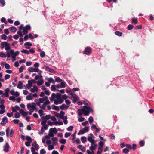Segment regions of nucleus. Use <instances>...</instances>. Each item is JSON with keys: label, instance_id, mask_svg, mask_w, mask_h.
I'll use <instances>...</instances> for the list:
<instances>
[{"label": "nucleus", "instance_id": "55", "mask_svg": "<svg viewBox=\"0 0 154 154\" xmlns=\"http://www.w3.org/2000/svg\"><path fill=\"white\" fill-rule=\"evenodd\" d=\"M85 133V131H84L83 130H80L79 132L78 133V134L80 135V134H83L84 133Z\"/></svg>", "mask_w": 154, "mask_h": 154}, {"label": "nucleus", "instance_id": "24", "mask_svg": "<svg viewBox=\"0 0 154 154\" xmlns=\"http://www.w3.org/2000/svg\"><path fill=\"white\" fill-rule=\"evenodd\" d=\"M9 30L11 32H15L17 31V28L14 26H12L10 27Z\"/></svg>", "mask_w": 154, "mask_h": 154}, {"label": "nucleus", "instance_id": "35", "mask_svg": "<svg viewBox=\"0 0 154 154\" xmlns=\"http://www.w3.org/2000/svg\"><path fill=\"white\" fill-rule=\"evenodd\" d=\"M81 140L82 143H85L86 141V138L85 136H82L81 137Z\"/></svg>", "mask_w": 154, "mask_h": 154}, {"label": "nucleus", "instance_id": "58", "mask_svg": "<svg viewBox=\"0 0 154 154\" xmlns=\"http://www.w3.org/2000/svg\"><path fill=\"white\" fill-rule=\"evenodd\" d=\"M142 25H139L135 27V29H140L142 28Z\"/></svg>", "mask_w": 154, "mask_h": 154}, {"label": "nucleus", "instance_id": "64", "mask_svg": "<svg viewBox=\"0 0 154 154\" xmlns=\"http://www.w3.org/2000/svg\"><path fill=\"white\" fill-rule=\"evenodd\" d=\"M19 121V120L18 119H14L13 120V122L15 124H18Z\"/></svg>", "mask_w": 154, "mask_h": 154}, {"label": "nucleus", "instance_id": "19", "mask_svg": "<svg viewBox=\"0 0 154 154\" xmlns=\"http://www.w3.org/2000/svg\"><path fill=\"white\" fill-rule=\"evenodd\" d=\"M20 113L23 116H26L28 115V112H25L23 109H21L20 110Z\"/></svg>", "mask_w": 154, "mask_h": 154}, {"label": "nucleus", "instance_id": "60", "mask_svg": "<svg viewBox=\"0 0 154 154\" xmlns=\"http://www.w3.org/2000/svg\"><path fill=\"white\" fill-rule=\"evenodd\" d=\"M48 135L51 137H53L54 136V134L51 131H50V132L48 134Z\"/></svg>", "mask_w": 154, "mask_h": 154}, {"label": "nucleus", "instance_id": "17", "mask_svg": "<svg viewBox=\"0 0 154 154\" xmlns=\"http://www.w3.org/2000/svg\"><path fill=\"white\" fill-rule=\"evenodd\" d=\"M88 141L91 143H96V141L94 140L91 137L90 135L88 137Z\"/></svg>", "mask_w": 154, "mask_h": 154}, {"label": "nucleus", "instance_id": "45", "mask_svg": "<svg viewBox=\"0 0 154 154\" xmlns=\"http://www.w3.org/2000/svg\"><path fill=\"white\" fill-rule=\"evenodd\" d=\"M64 114L65 112L63 111H61L60 112V114H59V117L60 118L62 116H64Z\"/></svg>", "mask_w": 154, "mask_h": 154}, {"label": "nucleus", "instance_id": "1", "mask_svg": "<svg viewBox=\"0 0 154 154\" xmlns=\"http://www.w3.org/2000/svg\"><path fill=\"white\" fill-rule=\"evenodd\" d=\"M49 99L51 102H54V104L55 105L60 104L63 103V100L61 98V94L59 93L56 94L53 93L50 97Z\"/></svg>", "mask_w": 154, "mask_h": 154}, {"label": "nucleus", "instance_id": "44", "mask_svg": "<svg viewBox=\"0 0 154 154\" xmlns=\"http://www.w3.org/2000/svg\"><path fill=\"white\" fill-rule=\"evenodd\" d=\"M133 28V26L132 25L129 24L127 27V29L128 30H131Z\"/></svg>", "mask_w": 154, "mask_h": 154}, {"label": "nucleus", "instance_id": "43", "mask_svg": "<svg viewBox=\"0 0 154 154\" xmlns=\"http://www.w3.org/2000/svg\"><path fill=\"white\" fill-rule=\"evenodd\" d=\"M40 56L42 58L44 57L45 55V53L44 51H42L41 52L40 54Z\"/></svg>", "mask_w": 154, "mask_h": 154}, {"label": "nucleus", "instance_id": "11", "mask_svg": "<svg viewBox=\"0 0 154 154\" xmlns=\"http://www.w3.org/2000/svg\"><path fill=\"white\" fill-rule=\"evenodd\" d=\"M38 88L35 85L33 86V88L31 89L30 91L32 93H34L37 92L38 91Z\"/></svg>", "mask_w": 154, "mask_h": 154}, {"label": "nucleus", "instance_id": "37", "mask_svg": "<svg viewBox=\"0 0 154 154\" xmlns=\"http://www.w3.org/2000/svg\"><path fill=\"white\" fill-rule=\"evenodd\" d=\"M77 97L76 96H73L72 97V100H73V102L74 103H75L77 102Z\"/></svg>", "mask_w": 154, "mask_h": 154}, {"label": "nucleus", "instance_id": "4", "mask_svg": "<svg viewBox=\"0 0 154 154\" xmlns=\"http://www.w3.org/2000/svg\"><path fill=\"white\" fill-rule=\"evenodd\" d=\"M83 103L85 105V106H83V108L84 109H86L91 112H93V110L90 106H89V104L85 101H84Z\"/></svg>", "mask_w": 154, "mask_h": 154}, {"label": "nucleus", "instance_id": "12", "mask_svg": "<svg viewBox=\"0 0 154 154\" xmlns=\"http://www.w3.org/2000/svg\"><path fill=\"white\" fill-rule=\"evenodd\" d=\"M104 144V143L103 142L100 141L98 143V145H99V146L98 147V149L100 150H103L102 148Z\"/></svg>", "mask_w": 154, "mask_h": 154}, {"label": "nucleus", "instance_id": "39", "mask_svg": "<svg viewBox=\"0 0 154 154\" xmlns=\"http://www.w3.org/2000/svg\"><path fill=\"white\" fill-rule=\"evenodd\" d=\"M23 28L27 30H30L31 28V26L29 25H27Z\"/></svg>", "mask_w": 154, "mask_h": 154}, {"label": "nucleus", "instance_id": "42", "mask_svg": "<svg viewBox=\"0 0 154 154\" xmlns=\"http://www.w3.org/2000/svg\"><path fill=\"white\" fill-rule=\"evenodd\" d=\"M35 145L34 146V147L36 150H38L39 149V146L37 144H36V141L35 142Z\"/></svg>", "mask_w": 154, "mask_h": 154}, {"label": "nucleus", "instance_id": "38", "mask_svg": "<svg viewBox=\"0 0 154 154\" xmlns=\"http://www.w3.org/2000/svg\"><path fill=\"white\" fill-rule=\"evenodd\" d=\"M1 38L2 39L4 40H6L7 39V36L4 34H2L1 35Z\"/></svg>", "mask_w": 154, "mask_h": 154}, {"label": "nucleus", "instance_id": "6", "mask_svg": "<svg viewBox=\"0 0 154 154\" xmlns=\"http://www.w3.org/2000/svg\"><path fill=\"white\" fill-rule=\"evenodd\" d=\"M3 151L6 152H8L9 151L10 146L8 143H6L5 145L3 146Z\"/></svg>", "mask_w": 154, "mask_h": 154}, {"label": "nucleus", "instance_id": "56", "mask_svg": "<svg viewBox=\"0 0 154 154\" xmlns=\"http://www.w3.org/2000/svg\"><path fill=\"white\" fill-rule=\"evenodd\" d=\"M14 116L15 118H18L20 117V115L19 113L17 112L15 113Z\"/></svg>", "mask_w": 154, "mask_h": 154}, {"label": "nucleus", "instance_id": "5", "mask_svg": "<svg viewBox=\"0 0 154 154\" xmlns=\"http://www.w3.org/2000/svg\"><path fill=\"white\" fill-rule=\"evenodd\" d=\"M9 128H8L6 129V135L8 137L9 136L11 137H12L14 133V131L12 129H11L9 131L10 134H9Z\"/></svg>", "mask_w": 154, "mask_h": 154}, {"label": "nucleus", "instance_id": "10", "mask_svg": "<svg viewBox=\"0 0 154 154\" xmlns=\"http://www.w3.org/2000/svg\"><path fill=\"white\" fill-rule=\"evenodd\" d=\"M96 143H91V145L90 147V149L91 151L94 150L96 149L97 145L96 144Z\"/></svg>", "mask_w": 154, "mask_h": 154}, {"label": "nucleus", "instance_id": "51", "mask_svg": "<svg viewBox=\"0 0 154 154\" xmlns=\"http://www.w3.org/2000/svg\"><path fill=\"white\" fill-rule=\"evenodd\" d=\"M123 152L124 153H127L129 152V150L127 148H124L123 150Z\"/></svg>", "mask_w": 154, "mask_h": 154}, {"label": "nucleus", "instance_id": "30", "mask_svg": "<svg viewBox=\"0 0 154 154\" xmlns=\"http://www.w3.org/2000/svg\"><path fill=\"white\" fill-rule=\"evenodd\" d=\"M132 21L134 24H136L137 23V18H133L132 19Z\"/></svg>", "mask_w": 154, "mask_h": 154}, {"label": "nucleus", "instance_id": "54", "mask_svg": "<svg viewBox=\"0 0 154 154\" xmlns=\"http://www.w3.org/2000/svg\"><path fill=\"white\" fill-rule=\"evenodd\" d=\"M46 106L44 104H43L42 105H41V106H39V107L40 108H41V109H43V110H45V107H46Z\"/></svg>", "mask_w": 154, "mask_h": 154}, {"label": "nucleus", "instance_id": "33", "mask_svg": "<svg viewBox=\"0 0 154 154\" xmlns=\"http://www.w3.org/2000/svg\"><path fill=\"white\" fill-rule=\"evenodd\" d=\"M115 33L116 35L119 36H121L122 35V32L119 31H116Z\"/></svg>", "mask_w": 154, "mask_h": 154}, {"label": "nucleus", "instance_id": "27", "mask_svg": "<svg viewBox=\"0 0 154 154\" xmlns=\"http://www.w3.org/2000/svg\"><path fill=\"white\" fill-rule=\"evenodd\" d=\"M44 83V81L43 79H39L37 82V85L38 86H40L42 85Z\"/></svg>", "mask_w": 154, "mask_h": 154}, {"label": "nucleus", "instance_id": "25", "mask_svg": "<svg viewBox=\"0 0 154 154\" xmlns=\"http://www.w3.org/2000/svg\"><path fill=\"white\" fill-rule=\"evenodd\" d=\"M50 131H51L54 134H56L57 133V130L56 128H51L49 130Z\"/></svg>", "mask_w": 154, "mask_h": 154}, {"label": "nucleus", "instance_id": "59", "mask_svg": "<svg viewBox=\"0 0 154 154\" xmlns=\"http://www.w3.org/2000/svg\"><path fill=\"white\" fill-rule=\"evenodd\" d=\"M5 33L7 35L9 33L8 30L7 29H5L4 30Z\"/></svg>", "mask_w": 154, "mask_h": 154}, {"label": "nucleus", "instance_id": "20", "mask_svg": "<svg viewBox=\"0 0 154 154\" xmlns=\"http://www.w3.org/2000/svg\"><path fill=\"white\" fill-rule=\"evenodd\" d=\"M46 99H47V96H45L43 98H39L40 105L41 104V103H42L43 104Z\"/></svg>", "mask_w": 154, "mask_h": 154}, {"label": "nucleus", "instance_id": "34", "mask_svg": "<svg viewBox=\"0 0 154 154\" xmlns=\"http://www.w3.org/2000/svg\"><path fill=\"white\" fill-rule=\"evenodd\" d=\"M51 118V115L49 114L46 115L44 118V120H45L46 121L47 120Z\"/></svg>", "mask_w": 154, "mask_h": 154}, {"label": "nucleus", "instance_id": "8", "mask_svg": "<svg viewBox=\"0 0 154 154\" xmlns=\"http://www.w3.org/2000/svg\"><path fill=\"white\" fill-rule=\"evenodd\" d=\"M39 71V69L38 68H34L33 67H30L28 69V71L30 72H37Z\"/></svg>", "mask_w": 154, "mask_h": 154}, {"label": "nucleus", "instance_id": "46", "mask_svg": "<svg viewBox=\"0 0 154 154\" xmlns=\"http://www.w3.org/2000/svg\"><path fill=\"white\" fill-rule=\"evenodd\" d=\"M73 128V127L72 126H70L69 127L67 128V131H72Z\"/></svg>", "mask_w": 154, "mask_h": 154}, {"label": "nucleus", "instance_id": "62", "mask_svg": "<svg viewBox=\"0 0 154 154\" xmlns=\"http://www.w3.org/2000/svg\"><path fill=\"white\" fill-rule=\"evenodd\" d=\"M40 154H45L46 151L44 149H42L40 151Z\"/></svg>", "mask_w": 154, "mask_h": 154}, {"label": "nucleus", "instance_id": "23", "mask_svg": "<svg viewBox=\"0 0 154 154\" xmlns=\"http://www.w3.org/2000/svg\"><path fill=\"white\" fill-rule=\"evenodd\" d=\"M22 84V82L21 81H19L17 85V88L19 89H22L23 88Z\"/></svg>", "mask_w": 154, "mask_h": 154}, {"label": "nucleus", "instance_id": "36", "mask_svg": "<svg viewBox=\"0 0 154 154\" xmlns=\"http://www.w3.org/2000/svg\"><path fill=\"white\" fill-rule=\"evenodd\" d=\"M68 97V96L66 94L63 95L62 96H61V98L63 100V102H64V100H66Z\"/></svg>", "mask_w": 154, "mask_h": 154}, {"label": "nucleus", "instance_id": "7", "mask_svg": "<svg viewBox=\"0 0 154 154\" xmlns=\"http://www.w3.org/2000/svg\"><path fill=\"white\" fill-rule=\"evenodd\" d=\"M66 84L65 82H61L60 84H58L56 85V88L59 89L65 88L66 86Z\"/></svg>", "mask_w": 154, "mask_h": 154}, {"label": "nucleus", "instance_id": "41", "mask_svg": "<svg viewBox=\"0 0 154 154\" xmlns=\"http://www.w3.org/2000/svg\"><path fill=\"white\" fill-rule=\"evenodd\" d=\"M88 121L90 124L92 123L93 122V118L91 116H90L88 118Z\"/></svg>", "mask_w": 154, "mask_h": 154}, {"label": "nucleus", "instance_id": "61", "mask_svg": "<svg viewBox=\"0 0 154 154\" xmlns=\"http://www.w3.org/2000/svg\"><path fill=\"white\" fill-rule=\"evenodd\" d=\"M39 66V64L38 63L36 62L35 63L34 65V66L35 68H38Z\"/></svg>", "mask_w": 154, "mask_h": 154}, {"label": "nucleus", "instance_id": "31", "mask_svg": "<svg viewBox=\"0 0 154 154\" xmlns=\"http://www.w3.org/2000/svg\"><path fill=\"white\" fill-rule=\"evenodd\" d=\"M50 103V102L48 100V97L47 96V99H46V100L45 99L44 102L43 103L46 106L47 105L49 104Z\"/></svg>", "mask_w": 154, "mask_h": 154}, {"label": "nucleus", "instance_id": "40", "mask_svg": "<svg viewBox=\"0 0 154 154\" xmlns=\"http://www.w3.org/2000/svg\"><path fill=\"white\" fill-rule=\"evenodd\" d=\"M0 57H2L5 58L6 57V55L2 52H0Z\"/></svg>", "mask_w": 154, "mask_h": 154}, {"label": "nucleus", "instance_id": "2", "mask_svg": "<svg viewBox=\"0 0 154 154\" xmlns=\"http://www.w3.org/2000/svg\"><path fill=\"white\" fill-rule=\"evenodd\" d=\"M77 112L78 116L80 117L82 116V114L83 113L85 116H88L89 115L90 112H91L86 109H84L83 108L81 109H78L77 110Z\"/></svg>", "mask_w": 154, "mask_h": 154}, {"label": "nucleus", "instance_id": "49", "mask_svg": "<svg viewBox=\"0 0 154 154\" xmlns=\"http://www.w3.org/2000/svg\"><path fill=\"white\" fill-rule=\"evenodd\" d=\"M23 35H26L28 32V30L26 29L23 28Z\"/></svg>", "mask_w": 154, "mask_h": 154}, {"label": "nucleus", "instance_id": "22", "mask_svg": "<svg viewBox=\"0 0 154 154\" xmlns=\"http://www.w3.org/2000/svg\"><path fill=\"white\" fill-rule=\"evenodd\" d=\"M32 45V44L29 42H26L24 44V45L25 46L26 48L27 49L29 48L27 46L30 47Z\"/></svg>", "mask_w": 154, "mask_h": 154}, {"label": "nucleus", "instance_id": "15", "mask_svg": "<svg viewBox=\"0 0 154 154\" xmlns=\"http://www.w3.org/2000/svg\"><path fill=\"white\" fill-rule=\"evenodd\" d=\"M91 48L90 47H87L85 48L84 51L85 54L88 55L91 51Z\"/></svg>", "mask_w": 154, "mask_h": 154}, {"label": "nucleus", "instance_id": "13", "mask_svg": "<svg viewBox=\"0 0 154 154\" xmlns=\"http://www.w3.org/2000/svg\"><path fill=\"white\" fill-rule=\"evenodd\" d=\"M69 106V105H66L64 104H63L60 106V109L63 110V109H67Z\"/></svg>", "mask_w": 154, "mask_h": 154}, {"label": "nucleus", "instance_id": "52", "mask_svg": "<svg viewBox=\"0 0 154 154\" xmlns=\"http://www.w3.org/2000/svg\"><path fill=\"white\" fill-rule=\"evenodd\" d=\"M139 143L141 146H144L145 142L143 141H140L139 142Z\"/></svg>", "mask_w": 154, "mask_h": 154}, {"label": "nucleus", "instance_id": "47", "mask_svg": "<svg viewBox=\"0 0 154 154\" xmlns=\"http://www.w3.org/2000/svg\"><path fill=\"white\" fill-rule=\"evenodd\" d=\"M1 21L2 23H4L5 24L7 23V22L6 21V19L5 17H2L1 19Z\"/></svg>", "mask_w": 154, "mask_h": 154}, {"label": "nucleus", "instance_id": "50", "mask_svg": "<svg viewBox=\"0 0 154 154\" xmlns=\"http://www.w3.org/2000/svg\"><path fill=\"white\" fill-rule=\"evenodd\" d=\"M26 139L28 142H32V140L30 137L29 136H27L26 137Z\"/></svg>", "mask_w": 154, "mask_h": 154}, {"label": "nucleus", "instance_id": "48", "mask_svg": "<svg viewBox=\"0 0 154 154\" xmlns=\"http://www.w3.org/2000/svg\"><path fill=\"white\" fill-rule=\"evenodd\" d=\"M35 102L36 103V105H37L38 106H40V103L39 100V99L38 100L37 99H36L35 100Z\"/></svg>", "mask_w": 154, "mask_h": 154}, {"label": "nucleus", "instance_id": "3", "mask_svg": "<svg viewBox=\"0 0 154 154\" xmlns=\"http://www.w3.org/2000/svg\"><path fill=\"white\" fill-rule=\"evenodd\" d=\"M1 48L2 49H3L4 47L5 50L7 51L11 49L10 44L7 42H2L1 43Z\"/></svg>", "mask_w": 154, "mask_h": 154}, {"label": "nucleus", "instance_id": "18", "mask_svg": "<svg viewBox=\"0 0 154 154\" xmlns=\"http://www.w3.org/2000/svg\"><path fill=\"white\" fill-rule=\"evenodd\" d=\"M44 68L45 70L47 71H48L50 72H52L53 71V69H52L51 68L47 66H45Z\"/></svg>", "mask_w": 154, "mask_h": 154}, {"label": "nucleus", "instance_id": "53", "mask_svg": "<svg viewBox=\"0 0 154 154\" xmlns=\"http://www.w3.org/2000/svg\"><path fill=\"white\" fill-rule=\"evenodd\" d=\"M17 34L20 37H22L23 36V34H22V32L21 31H20V30H19L17 31Z\"/></svg>", "mask_w": 154, "mask_h": 154}, {"label": "nucleus", "instance_id": "26", "mask_svg": "<svg viewBox=\"0 0 154 154\" xmlns=\"http://www.w3.org/2000/svg\"><path fill=\"white\" fill-rule=\"evenodd\" d=\"M56 86L55 85H53L51 86V90L55 92L56 91H57V90L56 89Z\"/></svg>", "mask_w": 154, "mask_h": 154}, {"label": "nucleus", "instance_id": "29", "mask_svg": "<svg viewBox=\"0 0 154 154\" xmlns=\"http://www.w3.org/2000/svg\"><path fill=\"white\" fill-rule=\"evenodd\" d=\"M30 95H31V94L29 93V95L26 96V99L27 100H32V99L33 97H32V96Z\"/></svg>", "mask_w": 154, "mask_h": 154}, {"label": "nucleus", "instance_id": "14", "mask_svg": "<svg viewBox=\"0 0 154 154\" xmlns=\"http://www.w3.org/2000/svg\"><path fill=\"white\" fill-rule=\"evenodd\" d=\"M51 140L53 141V144L54 145H56L57 144V141L58 139L56 137H53L51 138Z\"/></svg>", "mask_w": 154, "mask_h": 154}, {"label": "nucleus", "instance_id": "9", "mask_svg": "<svg viewBox=\"0 0 154 154\" xmlns=\"http://www.w3.org/2000/svg\"><path fill=\"white\" fill-rule=\"evenodd\" d=\"M8 122L7 118L6 116H4L2 119L1 122V124L3 126Z\"/></svg>", "mask_w": 154, "mask_h": 154}, {"label": "nucleus", "instance_id": "21", "mask_svg": "<svg viewBox=\"0 0 154 154\" xmlns=\"http://www.w3.org/2000/svg\"><path fill=\"white\" fill-rule=\"evenodd\" d=\"M51 107L53 110L57 111H58L59 110V107L58 106H57L54 104H53L51 105Z\"/></svg>", "mask_w": 154, "mask_h": 154}, {"label": "nucleus", "instance_id": "32", "mask_svg": "<svg viewBox=\"0 0 154 154\" xmlns=\"http://www.w3.org/2000/svg\"><path fill=\"white\" fill-rule=\"evenodd\" d=\"M66 140L65 139H62L59 140V142L61 144H65L66 143Z\"/></svg>", "mask_w": 154, "mask_h": 154}, {"label": "nucleus", "instance_id": "57", "mask_svg": "<svg viewBox=\"0 0 154 154\" xmlns=\"http://www.w3.org/2000/svg\"><path fill=\"white\" fill-rule=\"evenodd\" d=\"M85 120V118L83 117L79 118L78 119V121L79 122H82L83 121Z\"/></svg>", "mask_w": 154, "mask_h": 154}, {"label": "nucleus", "instance_id": "16", "mask_svg": "<svg viewBox=\"0 0 154 154\" xmlns=\"http://www.w3.org/2000/svg\"><path fill=\"white\" fill-rule=\"evenodd\" d=\"M32 86V83L31 82V81L29 80L28 81V84H26V87L28 89H30L31 88Z\"/></svg>", "mask_w": 154, "mask_h": 154}, {"label": "nucleus", "instance_id": "28", "mask_svg": "<svg viewBox=\"0 0 154 154\" xmlns=\"http://www.w3.org/2000/svg\"><path fill=\"white\" fill-rule=\"evenodd\" d=\"M54 145H48V149L49 150H52L54 148Z\"/></svg>", "mask_w": 154, "mask_h": 154}, {"label": "nucleus", "instance_id": "63", "mask_svg": "<svg viewBox=\"0 0 154 154\" xmlns=\"http://www.w3.org/2000/svg\"><path fill=\"white\" fill-rule=\"evenodd\" d=\"M44 93L45 94L48 96L50 94V93L49 91L47 90H45V91Z\"/></svg>", "mask_w": 154, "mask_h": 154}]
</instances>
